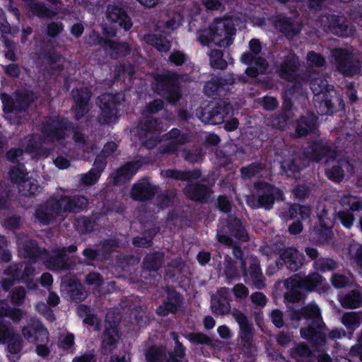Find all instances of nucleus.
Wrapping results in <instances>:
<instances>
[{
	"instance_id": "48",
	"label": "nucleus",
	"mask_w": 362,
	"mask_h": 362,
	"mask_svg": "<svg viewBox=\"0 0 362 362\" xmlns=\"http://www.w3.org/2000/svg\"><path fill=\"white\" fill-rule=\"evenodd\" d=\"M210 64L214 69H224L227 66L226 62L223 59V53L220 50H212L210 55Z\"/></svg>"
},
{
	"instance_id": "56",
	"label": "nucleus",
	"mask_w": 362,
	"mask_h": 362,
	"mask_svg": "<svg viewBox=\"0 0 362 362\" xmlns=\"http://www.w3.org/2000/svg\"><path fill=\"white\" fill-rule=\"evenodd\" d=\"M161 175L165 177H173L178 180H187L192 177L190 173H184L173 170H166L161 172Z\"/></svg>"
},
{
	"instance_id": "22",
	"label": "nucleus",
	"mask_w": 362,
	"mask_h": 362,
	"mask_svg": "<svg viewBox=\"0 0 362 362\" xmlns=\"http://www.w3.org/2000/svg\"><path fill=\"white\" fill-rule=\"evenodd\" d=\"M119 320V315L113 316L112 312H109L106 315L107 327L103 339V346L105 349L111 350L117 342L119 335L117 329V322Z\"/></svg>"
},
{
	"instance_id": "55",
	"label": "nucleus",
	"mask_w": 362,
	"mask_h": 362,
	"mask_svg": "<svg viewBox=\"0 0 362 362\" xmlns=\"http://www.w3.org/2000/svg\"><path fill=\"white\" fill-rule=\"evenodd\" d=\"M74 341V336L71 333L62 334L59 339V345L64 350L70 351L72 349Z\"/></svg>"
},
{
	"instance_id": "11",
	"label": "nucleus",
	"mask_w": 362,
	"mask_h": 362,
	"mask_svg": "<svg viewBox=\"0 0 362 362\" xmlns=\"http://www.w3.org/2000/svg\"><path fill=\"white\" fill-rule=\"evenodd\" d=\"M337 69L341 74L352 76L360 72L361 64L354 54L346 49L336 48L332 51Z\"/></svg>"
},
{
	"instance_id": "45",
	"label": "nucleus",
	"mask_w": 362,
	"mask_h": 362,
	"mask_svg": "<svg viewBox=\"0 0 362 362\" xmlns=\"http://www.w3.org/2000/svg\"><path fill=\"white\" fill-rule=\"evenodd\" d=\"M228 228L239 240L243 241L247 240V233L243 227L239 219L233 218V221L228 224Z\"/></svg>"
},
{
	"instance_id": "7",
	"label": "nucleus",
	"mask_w": 362,
	"mask_h": 362,
	"mask_svg": "<svg viewBox=\"0 0 362 362\" xmlns=\"http://www.w3.org/2000/svg\"><path fill=\"white\" fill-rule=\"evenodd\" d=\"M233 108L226 100H221L216 103H210L206 107L197 110L199 119L206 124H219L225 119L230 117Z\"/></svg>"
},
{
	"instance_id": "19",
	"label": "nucleus",
	"mask_w": 362,
	"mask_h": 362,
	"mask_svg": "<svg viewBox=\"0 0 362 362\" xmlns=\"http://www.w3.org/2000/svg\"><path fill=\"white\" fill-rule=\"evenodd\" d=\"M71 93L75 102V117L76 119H79L89 110L88 102L91 93L87 87L74 89Z\"/></svg>"
},
{
	"instance_id": "28",
	"label": "nucleus",
	"mask_w": 362,
	"mask_h": 362,
	"mask_svg": "<svg viewBox=\"0 0 362 362\" xmlns=\"http://www.w3.org/2000/svg\"><path fill=\"white\" fill-rule=\"evenodd\" d=\"M228 290L226 288H221L217 296L211 298L212 311L218 315H225L230 310V305L227 300Z\"/></svg>"
},
{
	"instance_id": "59",
	"label": "nucleus",
	"mask_w": 362,
	"mask_h": 362,
	"mask_svg": "<svg viewBox=\"0 0 362 362\" xmlns=\"http://www.w3.org/2000/svg\"><path fill=\"white\" fill-rule=\"evenodd\" d=\"M308 62L309 65L321 67L325 65V61L320 54L310 52L308 54Z\"/></svg>"
},
{
	"instance_id": "4",
	"label": "nucleus",
	"mask_w": 362,
	"mask_h": 362,
	"mask_svg": "<svg viewBox=\"0 0 362 362\" xmlns=\"http://www.w3.org/2000/svg\"><path fill=\"white\" fill-rule=\"evenodd\" d=\"M88 201L84 197L74 198L63 197L60 200L50 199L36 211V219L43 225L50 223L53 218L62 216L61 213L67 211L81 209L87 205Z\"/></svg>"
},
{
	"instance_id": "60",
	"label": "nucleus",
	"mask_w": 362,
	"mask_h": 362,
	"mask_svg": "<svg viewBox=\"0 0 362 362\" xmlns=\"http://www.w3.org/2000/svg\"><path fill=\"white\" fill-rule=\"evenodd\" d=\"M261 105L266 110L272 111L277 107L279 103L276 98L264 96L261 99Z\"/></svg>"
},
{
	"instance_id": "62",
	"label": "nucleus",
	"mask_w": 362,
	"mask_h": 362,
	"mask_svg": "<svg viewBox=\"0 0 362 362\" xmlns=\"http://www.w3.org/2000/svg\"><path fill=\"white\" fill-rule=\"evenodd\" d=\"M310 354L311 351L309 349V348L303 344L298 345L293 349L291 352L292 356L296 358L297 360H298V356L306 357L310 356Z\"/></svg>"
},
{
	"instance_id": "54",
	"label": "nucleus",
	"mask_w": 362,
	"mask_h": 362,
	"mask_svg": "<svg viewBox=\"0 0 362 362\" xmlns=\"http://www.w3.org/2000/svg\"><path fill=\"white\" fill-rule=\"evenodd\" d=\"M141 129L147 132H160V123L156 119H146L141 124Z\"/></svg>"
},
{
	"instance_id": "57",
	"label": "nucleus",
	"mask_w": 362,
	"mask_h": 362,
	"mask_svg": "<svg viewBox=\"0 0 362 362\" xmlns=\"http://www.w3.org/2000/svg\"><path fill=\"white\" fill-rule=\"evenodd\" d=\"M187 59V55L180 51H173L169 56V61L176 66L182 65Z\"/></svg>"
},
{
	"instance_id": "6",
	"label": "nucleus",
	"mask_w": 362,
	"mask_h": 362,
	"mask_svg": "<svg viewBox=\"0 0 362 362\" xmlns=\"http://www.w3.org/2000/svg\"><path fill=\"white\" fill-rule=\"evenodd\" d=\"M8 317L14 322H18L23 317V312L20 309L10 308L4 301L0 302V318ZM8 340V349L11 354H16L22 349L20 337L15 334L9 327L0 322V343Z\"/></svg>"
},
{
	"instance_id": "5",
	"label": "nucleus",
	"mask_w": 362,
	"mask_h": 362,
	"mask_svg": "<svg viewBox=\"0 0 362 362\" xmlns=\"http://www.w3.org/2000/svg\"><path fill=\"white\" fill-rule=\"evenodd\" d=\"M18 252L21 256L27 258L29 257L33 260L37 258L42 259L45 266L49 269L61 270L66 269V264L64 260V254L66 249L63 248L59 250H54L50 257L46 251H40L37 247L35 241H30L27 244H23L21 242L18 243Z\"/></svg>"
},
{
	"instance_id": "33",
	"label": "nucleus",
	"mask_w": 362,
	"mask_h": 362,
	"mask_svg": "<svg viewBox=\"0 0 362 362\" xmlns=\"http://www.w3.org/2000/svg\"><path fill=\"white\" fill-rule=\"evenodd\" d=\"M298 59L294 54H289L280 65L278 73L284 78L291 80L298 66Z\"/></svg>"
},
{
	"instance_id": "44",
	"label": "nucleus",
	"mask_w": 362,
	"mask_h": 362,
	"mask_svg": "<svg viewBox=\"0 0 362 362\" xmlns=\"http://www.w3.org/2000/svg\"><path fill=\"white\" fill-rule=\"evenodd\" d=\"M171 337L175 342V356H173L172 354H169L168 358H167V362H186V361L183 358L185 350L183 346L178 341L177 334L172 333Z\"/></svg>"
},
{
	"instance_id": "63",
	"label": "nucleus",
	"mask_w": 362,
	"mask_h": 362,
	"mask_svg": "<svg viewBox=\"0 0 362 362\" xmlns=\"http://www.w3.org/2000/svg\"><path fill=\"white\" fill-rule=\"evenodd\" d=\"M215 81L218 83L220 88H224L233 85L235 82V78L232 74H226L222 76L215 77Z\"/></svg>"
},
{
	"instance_id": "10",
	"label": "nucleus",
	"mask_w": 362,
	"mask_h": 362,
	"mask_svg": "<svg viewBox=\"0 0 362 362\" xmlns=\"http://www.w3.org/2000/svg\"><path fill=\"white\" fill-rule=\"evenodd\" d=\"M325 279L318 274L313 273L306 278H302L299 275H294L285 281V286L290 292L286 293V298L291 301L298 300L299 298L294 296L299 288H304L308 290H313L317 286L322 284Z\"/></svg>"
},
{
	"instance_id": "27",
	"label": "nucleus",
	"mask_w": 362,
	"mask_h": 362,
	"mask_svg": "<svg viewBox=\"0 0 362 362\" xmlns=\"http://www.w3.org/2000/svg\"><path fill=\"white\" fill-rule=\"evenodd\" d=\"M155 193V188L148 180L142 179L134 185L131 195L134 199L143 200L148 199Z\"/></svg>"
},
{
	"instance_id": "35",
	"label": "nucleus",
	"mask_w": 362,
	"mask_h": 362,
	"mask_svg": "<svg viewBox=\"0 0 362 362\" xmlns=\"http://www.w3.org/2000/svg\"><path fill=\"white\" fill-rule=\"evenodd\" d=\"M362 322V312H349L341 318L342 325L349 331L354 332Z\"/></svg>"
},
{
	"instance_id": "61",
	"label": "nucleus",
	"mask_w": 362,
	"mask_h": 362,
	"mask_svg": "<svg viewBox=\"0 0 362 362\" xmlns=\"http://www.w3.org/2000/svg\"><path fill=\"white\" fill-rule=\"evenodd\" d=\"M332 283L335 288H339L349 285L350 281L346 276L334 274L332 277Z\"/></svg>"
},
{
	"instance_id": "17",
	"label": "nucleus",
	"mask_w": 362,
	"mask_h": 362,
	"mask_svg": "<svg viewBox=\"0 0 362 362\" xmlns=\"http://www.w3.org/2000/svg\"><path fill=\"white\" fill-rule=\"evenodd\" d=\"M67 121L64 119L52 120L43 129L44 144L49 141H61L66 135Z\"/></svg>"
},
{
	"instance_id": "1",
	"label": "nucleus",
	"mask_w": 362,
	"mask_h": 362,
	"mask_svg": "<svg viewBox=\"0 0 362 362\" xmlns=\"http://www.w3.org/2000/svg\"><path fill=\"white\" fill-rule=\"evenodd\" d=\"M235 33L236 29L232 19L216 18L208 29L199 33L197 39L202 45L214 43L219 47H228L233 42Z\"/></svg>"
},
{
	"instance_id": "21",
	"label": "nucleus",
	"mask_w": 362,
	"mask_h": 362,
	"mask_svg": "<svg viewBox=\"0 0 362 362\" xmlns=\"http://www.w3.org/2000/svg\"><path fill=\"white\" fill-rule=\"evenodd\" d=\"M104 122H112L117 117V97L110 93H105L98 98Z\"/></svg>"
},
{
	"instance_id": "52",
	"label": "nucleus",
	"mask_w": 362,
	"mask_h": 362,
	"mask_svg": "<svg viewBox=\"0 0 362 362\" xmlns=\"http://www.w3.org/2000/svg\"><path fill=\"white\" fill-rule=\"evenodd\" d=\"M78 315L83 318V322L86 324L93 326L96 321L95 317L91 313L89 308L86 305H81L78 307Z\"/></svg>"
},
{
	"instance_id": "25",
	"label": "nucleus",
	"mask_w": 362,
	"mask_h": 362,
	"mask_svg": "<svg viewBox=\"0 0 362 362\" xmlns=\"http://www.w3.org/2000/svg\"><path fill=\"white\" fill-rule=\"evenodd\" d=\"M241 61L245 64L255 63V66L249 67L246 69V74L250 77H256L257 75L263 74L268 66V64L264 59L252 56L248 52L242 54Z\"/></svg>"
},
{
	"instance_id": "39",
	"label": "nucleus",
	"mask_w": 362,
	"mask_h": 362,
	"mask_svg": "<svg viewBox=\"0 0 362 362\" xmlns=\"http://www.w3.org/2000/svg\"><path fill=\"white\" fill-rule=\"evenodd\" d=\"M341 305L345 308H356L361 306L362 298L358 291H352L339 298Z\"/></svg>"
},
{
	"instance_id": "32",
	"label": "nucleus",
	"mask_w": 362,
	"mask_h": 362,
	"mask_svg": "<svg viewBox=\"0 0 362 362\" xmlns=\"http://www.w3.org/2000/svg\"><path fill=\"white\" fill-rule=\"evenodd\" d=\"M107 163L105 160H95L93 167L88 173L81 175V180L85 185H93L98 182Z\"/></svg>"
},
{
	"instance_id": "58",
	"label": "nucleus",
	"mask_w": 362,
	"mask_h": 362,
	"mask_svg": "<svg viewBox=\"0 0 362 362\" xmlns=\"http://www.w3.org/2000/svg\"><path fill=\"white\" fill-rule=\"evenodd\" d=\"M118 151L117 146L114 142H107L105 146L101 152V156L104 158L110 156H117Z\"/></svg>"
},
{
	"instance_id": "20",
	"label": "nucleus",
	"mask_w": 362,
	"mask_h": 362,
	"mask_svg": "<svg viewBox=\"0 0 362 362\" xmlns=\"http://www.w3.org/2000/svg\"><path fill=\"white\" fill-rule=\"evenodd\" d=\"M22 265H13L6 269L4 273L2 279V287L4 290H8L16 280L22 279L23 281H28V276L33 275L34 270L28 267H25L23 274H21Z\"/></svg>"
},
{
	"instance_id": "41",
	"label": "nucleus",
	"mask_w": 362,
	"mask_h": 362,
	"mask_svg": "<svg viewBox=\"0 0 362 362\" xmlns=\"http://www.w3.org/2000/svg\"><path fill=\"white\" fill-rule=\"evenodd\" d=\"M181 303L180 296L175 295L169 298L168 302H165L157 309V313L160 315H167L169 313H175Z\"/></svg>"
},
{
	"instance_id": "24",
	"label": "nucleus",
	"mask_w": 362,
	"mask_h": 362,
	"mask_svg": "<svg viewBox=\"0 0 362 362\" xmlns=\"http://www.w3.org/2000/svg\"><path fill=\"white\" fill-rule=\"evenodd\" d=\"M106 18L111 23H118L125 30H129L132 23L125 11L116 5H109L106 9Z\"/></svg>"
},
{
	"instance_id": "12",
	"label": "nucleus",
	"mask_w": 362,
	"mask_h": 362,
	"mask_svg": "<svg viewBox=\"0 0 362 362\" xmlns=\"http://www.w3.org/2000/svg\"><path fill=\"white\" fill-rule=\"evenodd\" d=\"M158 93L170 103H177L182 97L180 78L175 73H168L160 77Z\"/></svg>"
},
{
	"instance_id": "40",
	"label": "nucleus",
	"mask_w": 362,
	"mask_h": 362,
	"mask_svg": "<svg viewBox=\"0 0 362 362\" xmlns=\"http://www.w3.org/2000/svg\"><path fill=\"white\" fill-rule=\"evenodd\" d=\"M312 151L317 156L328 157V158H334L338 156L334 150L322 141L314 143L312 145Z\"/></svg>"
},
{
	"instance_id": "64",
	"label": "nucleus",
	"mask_w": 362,
	"mask_h": 362,
	"mask_svg": "<svg viewBox=\"0 0 362 362\" xmlns=\"http://www.w3.org/2000/svg\"><path fill=\"white\" fill-rule=\"evenodd\" d=\"M63 30V25L59 22H52L47 25V35L51 37H56Z\"/></svg>"
},
{
	"instance_id": "16",
	"label": "nucleus",
	"mask_w": 362,
	"mask_h": 362,
	"mask_svg": "<svg viewBox=\"0 0 362 362\" xmlns=\"http://www.w3.org/2000/svg\"><path fill=\"white\" fill-rule=\"evenodd\" d=\"M261 187L264 192L259 196L258 199L256 201L251 197L247 199V202L253 208L262 206L269 209L272 206L275 199L281 198L282 193L279 189L268 184H262Z\"/></svg>"
},
{
	"instance_id": "51",
	"label": "nucleus",
	"mask_w": 362,
	"mask_h": 362,
	"mask_svg": "<svg viewBox=\"0 0 362 362\" xmlns=\"http://www.w3.org/2000/svg\"><path fill=\"white\" fill-rule=\"evenodd\" d=\"M163 259V255L160 253L148 255L144 261V267L149 270L157 269Z\"/></svg>"
},
{
	"instance_id": "8",
	"label": "nucleus",
	"mask_w": 362,
	"mask_h": 362,
	"mask_svg": "<svg viewBox=\"0 0 362 362\" xmlns=\"http://www.w3.org/2000/svg\"><path fill=\"white\" fill-rule=\"evenodd\" d=\"M24 338L31 343H36V353L39 356L45 357L49 355L50 351L47 346L40 343L49 341V334L47 329L38 320L25 326L22 329Z\"/></svg>"
},
{
	"instance_id": "47",
	"label": "nucleus",
	"mask_w": 362,
	"mask_h": 362,
	"mask_svg": "<svg viewBox=\"0 0 362 362\" xmlns=\"http://www.w3.org/2000/svg\"><path fill=\"white\" fill-rule=\"evenodd\" d=\"M165 349L163 347H152L149 349L146 354L147 362H161L165 358Z\"/></svg>"
},
{
	"instance_id": "9",
	"label": "nucleus",
	"mask_w": 362,
	"mask_h": 362,
	"mask_svg": "<svg viewBox=\"0 0 362 362\" xmlns=\"http://www.w3.org/2000/svg\"><path fill=\"white\" fill-rule=\"evenodd\" d=\"M10 177L22 196H34L40 191L35 174L25 173L23 168L17 167L12 169L10 172Z\"/></svg>"
},
{
	"instance_id": "46",
	"label": "nucleus",
	"mask_w": 362,
	"mask_h": 362,
	"mask_svg": "<svg viewBox=\"0 0 362 362\" xmlns=\"http://www.w3.org/2000/svg\"><path fill=\"white\" fill-rule=\"evenodd\" d=\"M301 160H283L281 166L288 177L294 176L299 171V164Z\"/></svg>"
},
{
	"instance_id": "31",
	"label": "nucleus",
	"mask_w": 362,
	"mask_h": 362,
	"mask_svg": "<svg viewBox=\"0 0 362 362\" xmlns=\"http://www.w3.org/2000/svg\"><path fill=\"white\" fill-rule=\"evenodd\" d=\"M322 214L318 215L319 222L321 228L315 230V233L319 235L317 240L320 242L327 241L332 236V221L331 218L327 216V211L322 208Z\"/></svg>"
},
{
	"instance_id": "30",
	"label": "nucleus",
	"mask_w": 362,
	"mask_h": 362,
	"mask_svg": "<svg viewBox=\"0 0 362 362\" xmlns=\"http://www.w3.org/2000/svg\"><path fill=\"white\" fill-rule=\"evenodd\" d=\"M275 28L287 37L292 38L300 33L301 25L298 22H293L290 18L280 17L275 23Z\"/></svg>"
},
{
	"instance_id": "53",
	"label": "nucleus",
	"mask_w": 362,
	"mask_h": 362,
	"mask_svg": "<svg viewBox=\"0 0 362 362\" xmlns=\"http://www.w3.org/2000/svg\"><path fill=\"white\" fill-rule=\"evenodd\" d=\"M316 269L325 272L337 267L336 262L331 259H320L315 262Z\"/></svg>"
},
{
	"instance_id": "3",
	"label": "nucleus",
	"mask_w": 362,
	"mask_h": 362,
	"mask_svg": "<svg viewBox=\"0 0 362 362\" xmlns=\"http://www.w3.org/2000/svg\"><path fill=\"white\" fill-rule=\"evenodd\" d=\"M310 86L314 94L315 106L321 115L331 114L344 107L341 97L333 88H328L324 78H315Z\"/></svg>"
},
{
	"instance_id": "15",
	"label": "nucleus",
	"mask_w": 362,
	"mask_h": 362,
	"mask_svg": "<svg viewBox=\"0 0 362 362\" xmlns=\"http://www.w3.org/2000/svg\"><path fill=\"white\" fill-rule=\"evenodd\" d=\"M241 265L245 282L251 281L257 288L264 286L259 262L255 257L251 256L241 259Z\"/></svg>"
},
{
	"instance_id": "50",
	"label": "nucleus",
	"mask_w": 362,
	"mask_h": 362,
	"mask_svg": "<svg viewBox=\"0 0 362 362\" xmlns=\"http://www.w3.org/2000/svg\"><path fill=\"white\" fill-rule=\"evenodd\" d=\"M349 252L350 258L355 260L362 275V246L354 243L350 246Z\"/></svg>"
},
{
	"instance_id": "13",
	"label": "nucleus",
	"mask_w": 362,
	"mask_h": 362,
	"mask_svg": "<svg viewBox=\"0 0 362 362\" xmlns=\"http://www.w3.org/2000/svg\"><path fill=\"white\" fill-rule=\"evenodd\" d=\"M322 28L341 37H349L354 34L345 17L334 14L322 15L318 21Z\"/></svg>"
},
{
	"instance_id": "37",
	"label": "nucleus",
	"mask_w": 362,
	"mask_h": 362,
	"mask_svg": "<svg viewBox=\"0 0 362 362\" xmlns=\"http://www.w3.org/2000/svg\"><path fill=\"white\" fill-rule=\"evenodd\" d=\"M144 41L153 47L158 51L167 52L170 48V42L164 37L156 35H147L144 37Z\"/></svg>"
},
{
	"instance_id": "18",
	"label": "nucleus",
	"mask_w": 362,
	"mask_h": 362,
	"mask_svg": "<svg viewBox=\"0 0 362 362\" xmlns=\"http://www.w3.org/2000/svg\"><path fill=\"white\" fill-rule=\"evenodd\" d=\"M163 139L170 142L166 145L160 147V152L162 156H171L177 149V146L182 145L189 141L188 136L185 134H180L177 129H173L168 134L163 135Z\"/></svg>"
},
{
	"instance_id": "49",
	"label": "nucleus",
	"mask_w": 362,
	"mask_h": 362,
	"mask_svg": "<svg viewBox=\"0 0 362 362\" xmlns=\"http://www.w3.org/2000/svg\"><path fill=\"white\" fill-rule=\"evenodd\" d=\"M310 209L306 206H301L300 204H293L289 209L291 218L300 217L304 219L310 215Z\"/></svg>"
},
{
	"instance_id": "26",
	"label": "nucleus",
	"mask_w": 362,
	"mask_h": 362,
	"mask_svg": "<svg viewBox=\"0 0 362 362\" xmlns=\"http://www.w3.org/2000/svg\"><path fill=\"white\" fill-rule=\"evenodd\" d=\"M98 43L104 48L105 52L112 58L126 55L129 52V47L127 43H119L113 40H106L102 37L98 39Z\"/></svg>"
},
{
	"instance_id": "2",
	"label": "nucleus",
	"mask_w": 362,
	"mask_h": 362,
	"mask_svg": "<svg viewBox=\"0 0 362 362\" xmlns=\"http://www.w3.org/2000/svg\"><path fill=\"white\" fill-rule=\"evenodd\" d=\"M292 320H300L305 319L308 324L307 328L300 330L301 337L310 340L314 344L322 346L325 343V333L324 332V323L322 321L320 311L315 304H310L303 308L302 313L296 310L291 314Z\"/></svg>"
},
{
	"instance_id": "43",
	"label": "nucleus",
	"mask_w": 362,
	"mask_h": 362,
	"mask_svg": "<svg viewBox=\"0 0 362 362\" xmlns=\"http://www.w3.org/2000/svg\"><path fill=\"white\" fill-rule=\"evenodd\" d=\"M337 160H329L327 162L326 175L327 177L334 182H339L344 177L343 170Z\"/></svg>"
},
{
	"instance_id": "38",
	"label": "nucleus",
	"mask_w": 362,
	"mask_h": 362,
	"mask_svg": "<svg viewBox=\"0 0 362 362\" xmlns=\"http://www.w3.org/2000/svg\"><path fill=\"white\" fill-rule=\"evenodd\" d=\"M315 129V120L312 116L302 117L298 122L296 132L298 136H303Z\"/></svg>"
},
{
	"instance_id": "14",
	"label": "nucleus",
	"mask_w": 362,
	"mask_h": 362,
	"mask_svg": "<svg viewBox=\"0 0 362 362\" xmlns=\"http://www.w3.org/2000/svg\"><path fill=\"white\" fill-rule=\"evenodd\" d=\"M342 209L337 211L338 218L342 225L350 228L354 223V217L351 212L362 211V197L350 194H344L339 200Z\"/></svg>"
},
{
	"instance_id": "42",
	"label": "nucleus",
	"mask_w": 362,
	"mask_h": 362,
	"mask_svg": "<svg viewBox=\"0 0 362 362\" xmlns=\"http://www.w3.org/2000/svg\"><path fill=\"white\" fill-rule=\"evenodd\" d=\"M30 11L39 18H52L57 14V10L48 8L43 3H31L29 5Z\"/></svg>"
},
{
	"instance_id": "34",
	"label": "nucleus",
	"mask_w": 362,
	"mask_h": 362,
	"mask_svg": "<svg viewBox=\"0 0 362 362\" xmlns=\"http://www.w3.org/2000/svg\"><path fill=\"white\" fill-rule=\"evenodd\" d=\"M231 314L240 326L241 339L249 341L252 337V327L247 317L238 310H233Z\"/></svg>"
},
{
	"instance_id": "36",
	"label": "nucleus",
	"mask_w": 362,
	"mask_h": 362,
	"mask_svg": "<svg viewBox=\"0 0 362 362\" xmlns=\"http://www.w3.org/2000/svg\"><path fill=\"white\" fill-rule=\"evenodd\" d=\"M186 194L192 200L203 201L210 194V189L203 185L190 184L185 189Z\"/></svg>"
},
{
	"instance_id": "23",
	"label": "nucleus",
	"mask_w": 362,
	"mask_h": 362,
	"mask_svg": "<svg viewBox=\"0 0 362 362\" xmlns=\"http://www.w3.org/2000/svg\"><path fill=\"white\" fill-rule=\"evenodd\" d=\"M140 168L141 164L139 160L127 162L112 175L114 184L117 185L127 182L138 172Z\"/></svg>"
},
{
	"instance_id": "29",
	"label": "nucleus",
	"mask_w": 362,
	"mask_h": 362,
	"mask_svg": "<svg viewBox=\"0 0 362 362\" xmlns=\"http://www.w3.org/2000/svg\"><path fill=\"white\" fill-rule=\"evenodd\" d=\"M280 257L281 259L291 270H297L303 263V255L293 247L284 250Z\"/></svg>"
}]
</instances>
